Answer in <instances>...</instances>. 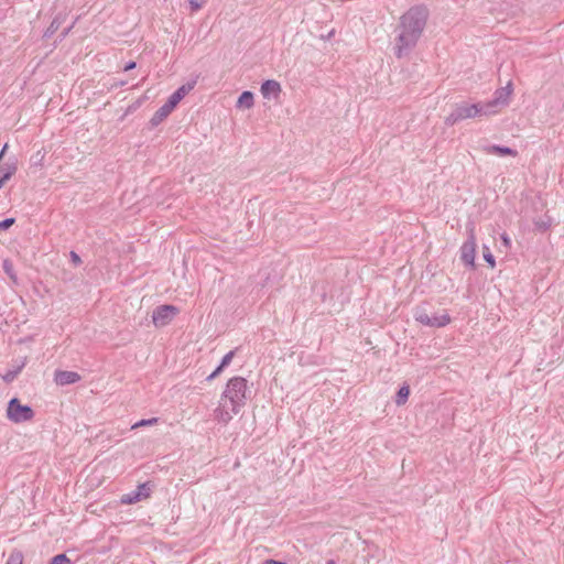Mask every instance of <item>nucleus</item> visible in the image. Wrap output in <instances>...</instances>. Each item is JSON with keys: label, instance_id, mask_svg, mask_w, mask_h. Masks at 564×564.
I'll return each instance as SVG.
<instances>
[{"label": "nucleus", "instance_id": "nucleus-1", "mask_svg": "<svg viewBox=\"0 0 564 564\" xmlns=\"http://www.w3.org/2000/svg\"><path fill=\"white\" fill-rule=\"evenodd\" d=\"M429 9L424 4L411 7L404 12L395 28L398 35L394 40V55L398 58L408 57L417 45L429 20Z\"/></svg>", "mask_w": 564, "mask_h": 564}, {"label": "nucleus", "instance_id": "nucleus-2", "mask_svg": "<svg viewBox=\"0 0 564 564\" xmlns=\"http://www.w3.org/2000/svg\"><path fill=\"white\" fill-rule=\"evenodd\" d=\"M247 380L242 377H234L227 382L226 390L221 399H228L231 404V411L237 414L247 400Z\"/></svg>", "mask_w": 564, "mask_h": 564}, {"label": "nucleus", "instance_id": "nucleus-3", "mask_svg": "<svg viewBox=\"0 0 564 564\" xmlns=\"http://www.w3.org/2000/svg\"><path fill=\"white\" fill-rule=\"evenodd\" d=\"M490 110H486L484 104L476 102V104H467V102H460L456 104L453 111L445 118V124L447 126H454L458 121H462L464 119L475 118L477 116H489Z\"/></svg>", "mask_w": 564, "mask_h": 564}, {"label": "nucleus", "instance_id": "nucleus-4", "mask_svg": "<svg viewBox=\"0 0 564 564\" xmlns=\"http://www.w3.org/2000/svg\"><path fill=\"white\" fill-rule=\"evenodd\" d=\"M414 318L420 324L434 328L444 327L452 321L445 310L442 314H434L433 316H430L424 307H416Z\"/></svg>", "mask_w": 564, "mask_h": 564}, {"label": "nucleus", "instance_id": "nucleus-5", "mask_svg": "<svg viewBox=\"0 0 564 564\" xmlns=\"http://www.w3.org/2000/svg\"><path fill=\"white\" fill-rule=\"evenodd\" d=\"M7 415L14 423H22L32 420L34 411L30 405L21 404L18 398H12L8 403Z\"/></svg>", "mask_w": 564, "mask_h": 564}, {"label": "nucleus", "instance_id": "nucleus-6", "mask_svg": "<svg viewBox=\"0 0 564 564\" xmlns=\"http://www.w3.org/2000/svg\"><path fill=\"white\" fill-rule=\"evenodd\" d=\"M154 489V484L152 481H145L140 484L135 490L124 494L120 498V502L122 505H133L144 499L151 497V494Z\"/></svg>", "mask_w": 564, "mask_h": 564}, {"label": "nucleus", "instance_id": "nucleus-7", "mask_svg": "<svg viewBox=\"0 0 564 564\" xmlns=\"http://www.w3.org/2000/svg\"><path fill=\"white\" fill-rule=\"evenodd\" d=\"M178 313V308L171 304H163L154 308L152 322L156 327L167 325Z\"/></svg>", "mask_w": 564, "mask_h": 564}, {"label": "nucleus", "instance_id": "nucleus-8", "mask_svg": "<svg viewBox=\"0 0 564 564\" xmlns=\"http://www.w3.org/2000/svg\"><path fill=\"white\" fill-rule=\"evenodd\" d=\"M475 256H476V237L474 228L468 230V239L460 247V259L462 261L471 268H475Z\"/></svg>", "mask_w": 564, "mask_h": 564}, {"label": "nucleus", "instance_id": "nucleus-9", "mask_svg": "<svg viewBox=\"0 0 564 564\" xmlns=\"http://www.w3.org/2000/svg\"><path fill=\"white\" fill-rule=\"evenodd\" d=\"M512 93V84L509 82L507 86L496 90L495 98L484 104L486 110H490V115L496 113L498 106H507L509 104V97Z\"/></svg>", "mask_w": 564, "mask_h": 564}, {"label": "nucleus", "instance_id": "nucleus-10", "mask_svg": "<svg viewBox=\"0 0 564 564\" xmlns=\"http://www.w3.org/2000/svg\"><path fill=\"white\" fill-rule=\"evenodd\" d=\"M198 75L195 76L192 80L187 82L186 84L180 86L165 101L169 107H171L173 110L176 108V106L183 100V98L194 89L195 85L197 84Z\"/></svg>", "mask_w": 564, "mask_h": 564}, {"label": "nucleus", "instance_id": "nucleus-11", "mask_svg": "<svg viewBox=\"0 0 564 564\" xmlns=\"http://www.w3.org/2000/svg\"><path fill=\"white\" fill-rule=\"evenodd\" d=\"M82 379L80 375L75 371L56 370L54 380L58 386H68L78 382Z\"/></svg>", "mask_w": 564, "mask_h": 564}, {"label": "nucleus", "instance_id": "nucleus-12", "mask_svg": "<svg viewBox=\"0 0 564 564\" xmlns=\"http://www.w3.org/2000/svg\"><path fill=\"white\" fill-rule=\"evenodd\" d=\"M484 152L487 154H492L497 156H517L518 152L517 150L506 147V145H499V144H491L484 147Z\"/></svg>", "mask_w": 564, "mask_h": 564}, {"label": "nucleus", "instance_id": "nucleus-13", "mask_svg": "<svg viewBox=\"0 0 564 564\" xmlns=\"http://www.w3.org/2000/svg\"><path fill=\"white\" fill-rule=\"evenodd\" d=\"M260 90L264 98H278L281 93V85L274 79H267L262 83Z\"/></svg>", "mask_w": 564, "mask_h": 564}, {"label": "nucleus", "instance_id": "nucleus-14", "mask_svg": "<svg viewBox=\"0 0 564 564\" xmlns=\"http://www.w3.org/2000/svg\"><path fill=\"white\" fill-rule=\"evenodd\" d=\"M173 111L171 107L166 102L162 105L150 119V126L152 128L158 127L161 122H163Z\"/></svg>", "mask_w": 564, "mask_h": 564}, {"label": "nucleus", "instance_id": "nucleus-15", "mask_svg": "<svg viewBox=\"0 0 564 564\" xmlns=\"http://www.w3.org/2000/svg\"><path fill=\"white\" fill-rule=\"evenodd\" d=\"M17 170H18L17 160L14 158L13 159H9L6 162L0 160V175H3V176H7V177L11 178L12 175L15 174Z\"/></svg>", "mask_w": 564, "mask_h": 564}, {"label": "nucleus", "instance_id": "nucleus-16", "mask_svg": "<svg viewBox=\"0 0 564 564\" xmlns=\"http://www.w3.org/2000/svg\"><path fill=\"white\" fill-rule=\"evenodd\" d=\"M254 104L253 94L249 90H245L240 94L237 100V107L243 109H250Z\"/></svg>", "mask_w": 564, "mask_h": 564}, {"label": "nucleus", "instance_id": "nucleus-17", "mask_svg": "<svg viewBox=\"0 0 564 564\" xmlns=\"http://www.w3.org/2000/svg\"><path fill=\"white\" fill-rule=\"evenodd\" d=\"M409 395H410V387L406 383H404L397 391V394L394 398L395 404L403 405L408 401Z\"/></svg>", "mask_w": 564, "mask_h": 564}, {"label": "nucleus", "instance_id": "nucleus-18", "mask_svg": "<svg viewBox=\"0 0 564 564\" xmlns=\"http://www.w3.org/2000/svg\"><path fill=\"white\" fill-rule=\"evenodd\" d=\"M61 24H62L61 17L59 15L55 17L53 19V21L51 22V24L45 30V32L43 34V37L46 39V40L52 37L53 34L59 29Z\"/></svg>", "mask_w": 564, "mask_h": 564}, {"label": "nucleus", "instance_id": "nucleus-19", "mask_svg": "<svg viewBox=\"0 0 564 564\" xmlns=\"http://www.w3.org/2000/svg\"><path fill=\"white\" fill-rule=\"evenodd\" d=\"M24 365H21L19 367H17L15 369L13 370H8L3 376H2V380L7 383H10L12 382L17 376L21 372L22 368H23Z\"/></svg>", "mask_w": 564, "mask_h": 564}, {"label": "nucleus", "instance_id": "nucleus-20", "mask_svg": "<svg viewBox=\"0 0 564 564\" xmlns=\"http://www.w3.org/2000/svg\"><path fill=\"white\" fill-rule=\"evenodd\" d=\"M23 554L21 551L14 550L10 553L6 564H22Z\"/></svg>", "mask_w": 564, "mask_h": 564}, {"label": "nucleus", "instance_id": "nucleus-21", "mask_svg": "<svg viewBox=\"0 0 564 564\" xmlns=\"http://www.w3.org/2000/svg\"><path fill=\"white\" fill-rule=\"evenodd\" d=\"M3 271L9 275V278L17 282V275L13 269V264L10 260H4L2 263Z\"/></svg>", "mask_w": 564, "mask_h": 564}, {"label": "nucleus", "instance_id": "nucleus-22", "mask_svg": "<svg viewBox=\"0 0 564 564\" xmlns=\"http://www.w3.org/2000/svg\"><path fill=\"white\" fill-rule=\"evenodd\" d=\"M48 564H72V561L69 560V557H67L65 553H61L53 556L50 560Z\"/></svg>", "mask_w": 564, "mask_h": 564}, {"label": "nucleus", "instance_id": "nucleus-23", "mask_svg": "<svg viewBox=\"0 0 564 564\" xmlns=\"http://www.w3.org/2000/svg\"><path fill=\"white\" fill-rule=\"evenodd\" d=\"M484 251H482V256H484V259L485 261L488 263V265L490 268H495L496 265V260H495V257L494 254L491 253L490 249L487 247V246H484Z\"/></svg>", "mask_w": 564, "mask_h": 564}, {"label": "nucleus", "instance_id": "nucleus-24", "mask_svg": "<svg viewBox=\"0 0 564 564\" xmlns=\"http://www.w3.org/2000/svg\"><path fill=\"white\" fill-rule=\"evenodd\" d=\"M235 355H236V350H230L229 352H227L223 357L220 364L218 365V368L224 370L227 366L230 365V362H231L232 358L235 357Z\"/></svg>", "mask_w": 564, "mask_h": 564}, {"label": "nucleus", "instance_id": "nucleus-25", "mask_svg": "<svg viewBox=\"0 0 564 564\" xmlns=\"http://www.w3.org/2000/svg\"><path fill=\"white\" fill-rule=\"evenodd\" d=\"M551 226V220L550 218L544 220V219H539V220H535L534 221V227L538 231H546Z\"/></svg>", "mask_w": 564, "mask_h": 564}, {"label": "nucleus", "instance_id": "nucleus-26", "mask_svg": "<svg viewBox=\"0 0 564 564\" xmlns=\"http://www.w3.org/2000/svg\"><path fill=\"white\" fill-rule=\"evenodd\" d=\"M158 421H159L158 417L142 419V420L138 421L137 423H134L132 425V429L153 425V424L158 423Z\"/></svg>", "mask_w": 564, "mask_h": 564}, {"label": "nucleus", "instance_id": "nucleus-27", "mask_svg": "<svg viewBox=\"0 0 564 564\" xmlns=\"http://www.w3.org/2000/svg\"><path fill=\"white\" fill-rule=\"evenodd\" d=\"M15 223V218H6L0 221V231H6Z\"/></svg>", "mask_w": 564, "mask_h": 564}, {"label": "nucleus", "instance_id": "nucleus-28", "mask_svg": "<svg viewBox=\"0 0 564 564\" xmlns=\"http://www.w3.org/2000/svg\"><path fill=\"white\" fill-rule=\"evenodd\" d=\"M205 0H189L192 11H198L204 6Z\"/></svg>", "mask_w": 564, "mask_h": 564}, {"label": "nucleus", "instance_id": "nucleus-29", "mask_svg": "<svg viewBox=\"0 0 564 564\" xmlns=\"http://www.w3.org/2000/svg\"><path fill=\"white\" fill-rule=\"evenodd\" d=\"M69 256H70V261L73 262V264L75 267H78L82 264L83 261L78 253H76L75 251H70Z\"/></svg>", "mask_w": 564, "mask_h": 564}, {"label": "nucleus", "instance_id": "nucleus-30", "mask_svg": "<svg viewBox=\"0 0 564 564\" xmlns=\"http://www.w3.org/2000/svg\"><path fill=\"white\" fill-rule=\"evenodd\" d=\"M223 372L221 369H219L218 367L206 378L207 381H210L213 379H215L216 377H218L220 373Z\"/></svg>", "mask_w": 564, "mask_h": 564}, {"label": "nucleus", "instance_id": "nucleus-31", "mask_svg": "<svg viewBox=\"0 0 564 564\" xmlns=\"http://www.w3.org/2000/svg\"><path fill=\"white\" fill-rule=\"evenodd\" d=\"M223 372L221 369H219L218 367L206 378L207 381H210L213 379H215L216 377H218L220 373Z\"/></svg>", "mask_w": 564, "mask_h": 564}, {"label": "nucleus", "instance_id": "nucleus-32", "mask_svg": "<svg viewBox=\"0 0 564 564\" xmlns=\"http://www.w3.org/2000/svg\"><path fill=\"white\" fill-rule=\"evenodd\" d=\"M500 239H501L502 243H503L507 248H509V247H510V245H511V240H510L509 236H508L506 232H505V234H502V235L500 236Z\"/></svg>", "mask_w": 564, "mask_h": 564}, {"label": "nucleus", "instance_id": "nucleus-33", "mask_svg": "<svg viewBox=\"0 0 564 564\" xmlns=\"http://www.w3.org/2000/svg\"><path fill=\"white\" fill-rule=\"evenodd\" d=\"M135 66H137V63H135L134 61H129V62L124 65L123 70H124V72L132 70V69H134V68H135Z\"/></svg>", "mask_w": 564, "mask_h": 564}, {"label": "nucleus", "instance_id": "nucleus-34", "mask_svg": "<svg viewBox=\"0 0 564 564\" xmlns=\"http://www.w3.org/2000/svg\"><path fill=\"white\" fill-rule=\"evenodd\" d=\"M262 564H288V563L269 558V560H265Z\"/></svg>", "mask_w": 564, "mask_h": 564}, {"label": "nucleus", "instance_id": "nucleus-35", "mask_svg": "<svg viewBox=\"0 0 564 564\" xmlns=\"http://www.w3.org/2000/svg\"><path fill=\"white\" fill-rule=\"evenodd\" d=\"M8 148H9L8 143H6V144L2 147V149H1V151H0V160H3V156H4V154H6L7 150H8Z\"/></svg>", "mask_w": 564, "mask_h": 564}, {"label": "nucleus", "instance_id": "nucleus-36", "mask_svg": "<svg viewBox=\"0 0 564 564\" xmlns=\"http://www.w3.org/2000/svg\"><path fill=\"white\" fill-rule=\"evenodd\" d=\"M10 180V177L0 175V188L3 187V185Z\"/></svg>", "mask_w": 564, "mask_h": 564}, {"label": "nucleus", "instance_id": "nucleus-37", "mask_svg": "<svg viewBox=\"0 0 564 564\" xmlns=\"http://www.w3.org/2000/svg\"><path fill=\"white\" fill-rule=\"evenodd\" d=\"M72 26L69 28H66L59 35L61 40H63L67 34L68 32L70 31Z\"/></svg>", "mask_w": 564, "mask_h": 564}, {"label": "nucleus", "instance_id": "nucleus-38", "mask_svg": "<svg viewBox=\"0 0 564 564\" xmlns=\"http://www.w3.org/2000/svg\"><path fill=\"white\" fill-rule=\"evenodd\" d=\"M326 564H336V563H335V561H334V560H329V561H327V563H326Z\"/></svg>", "mask_w": 564, "mask_h": 564}]
</instances>
